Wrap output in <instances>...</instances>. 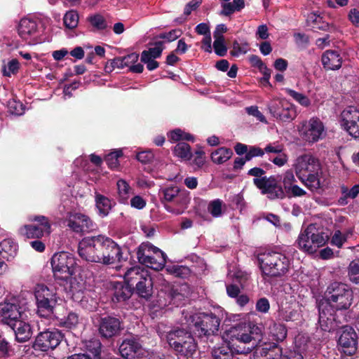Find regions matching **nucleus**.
I'll return each instance as SVG.
<instances>
[{"label": "nucleus", "mask_w": 359, "mask_h": 359, "mask_svg": "<svg viewBox=\"0 0 359 359\" xmlns=\"http://www.w3.org/2000/svg\"><path fill=\"white\" fill-rule=\"evenodd\" d=\"M283 150H284V146L283 144L278 143V142H275L270 143V144H267L264 149V153H266V154L273 153V154H278L280 153L281 151H283Z\"/></svg>", "instance_id": "obj_60"}, {"label": "nucleus", "mask_w": 359, "mask_h": 359, "mask_svg": "<svg viewBox=\"0 0 359 359\" xmlns=\"http://www.w3.org/2000/svg\"><path fill=\"white\" fill-rule=\"evenodd\" d=\"M288 195L292 197H303L307 196L308 194L306 190L298 186L297 184H294L288 189L285 191Z\"/></svg>", "instance_id": "obj_58"}, {"label": "nucleus", "mask_w": 359, "mask_h": 359, "mask_svg": "<svg viewBox=\"0 0 359 359\" xmlns=\"http://www.w3.org/2000/svg\"><path fill=\"white\" fill-rule=\"evenodd\" d=\"M95 205L99 215L104 217L108 215L111 207V201L106 196L97 194L95 195Z\"/></svg>", "instance_id": "obj_38"}, {"label": "nucleus", "mask_w": 359, "mask_h": 359, "mask_svg": "<svg viewBox=\"0 0 359 359\" xmlns=\"http://www.w3.org/2000/svg\"><path fill=\"white\" fill-rule=\"evenodd\" d=\"M34 294L38 315L41 317L51 315L57 302L55 290L43 284H38L34 288Z\"/></svg>", "instance_id": "obj_10"}, {"label": "nucleus", "mask_w": 359, "mask_h": 359, "mask_svg": "<svg viewBox=\"0 0 359 359\" xmlns=\"http://www.w3.org/2000/svg\"><path fill=\"white\" fill-rule=\"evenodd\" d=\"M184 323L198 337L215 335L219 331L221 320L212 313H198L191 314L182 312Z\"/></svg>", "instance_id": "obj_1"}, {"label": "nucleus", "mask_w": 359, "mask_h": 359, "mask_svg": "<svg viewBox=\"0 0 359 359\" xmlns=\"http://www.w3.org/2000/svg\"><path fill=\"white\" fill-rule=\"evenodd\" d=\"M141 60L147 65V68L149 71H153L158 67V62H156L155 59L147 57L146 53H142Z\"/></svg>", "instance_id": "obj_63"}, {"label": "nucleus", "mask_w": 359, "mask_h": 359, "mask_svg": "<svg viewBox=\"0 0 359 359\" xmlns=\"http://www.w3.org/2000/svg\"><path fill=\"white\" fill-rule=\"evenodd\" d=\"M97 242L98 236L82 239L79 244V256L87 262L101 263L100 250Z\"/></svg>", "instance_id": "obj_23"}, {"label": "nucleus", "mask_w": 359, "mask_h": 359, "mask_svg": "<svg viewBox=\"0 0 359 359\" xmlns=\"http://www.w3.org/2000/svg\"><path fill=\"white\" fill-rule=\"evenodd\" d=\"M121 150L109 153L105 156V161L108 166L111 169L117 168L119 165L118 158L122 156Z\"/></svg>", "instance_id": "obj_48"}, {"label": "nucleus", "mask_w": 359, "mask_h": 359, "mask_svg": "<svg viewBox=\"0 0 359 359\" xmlns=\"http://www.w3.org/2000/svg\"><path fill=\"white\" fill-rule=\"evenodd\" d=\"M253 183L270 200L283 199L285 196L283 187L275 176L254 178Z\"/></svg>", "instance_id": "obj_17"}, {"label": "nucleus", "mask_w": 359, "mask_h": 359, "mask_svg": "<svg viewBox=\"0 0 359 359\" xmlns=\"http://www.w3.org/2000/svg\"><path fill=\"white\" fill-rule=\"evenodd\" d=\"M270 114L280 122H290L297 116L296 107L285 99L273 98L267 104Z\"/></svg>", "instance_id": "obj_12"}, {"label": "nucleus", "mask_w": 359, "mask_h": 359, "mask_svg": "<svg viewBox=\"0 0 359 359\" xmlns=\"http://www.w3.org/2000/svg\"><path fill=\"white\" fill-rule=\"evenodd\" d=\"M327 303L336 310L347 309L353 300V292L350 287L344 283L334 282L327 289Z\"/></svg>", "instance_id": "obj_8"}, {"label": "nucleus", "mask_w": 359, "mask_h": 359, "mask_svg": "<svg viewBox=\"0 0 359 359\" xmlns=\"http://www.w3.org/2000/svg\"><path fill=\"white\" fill-rule=\"evenodd\" d=\"M51 266L54 277L65 281L74 280L72 276L75 273L76 266L74 255L67 252L55 253L51 258Z\"/></svg>", "instance_id": "obj_9"}, {"label": "nucleus", "mask_w": 359, "mask_h": 359, "mask_svg": "<svg viewBox=\"0 0 359 359\" xmlns=\"http://www.w3.org/2000/svg\"><path fill=\"white\" fill-rule=\"evenodd\" d=\"M321 61L325 69L337 70L341 67L342 57L337 51L328 50L322 55Z\"/></svg>", "instance_id": "obj_32"}, {"label": "nucleus", "mask_w": 359, "mask_h": 359, "mask_svg": "<svg viewBox=\"0 0 359 359\" xmlns=\"http://www.w3.org/2000/svg\"><path fill=\"white\" fill-rule=\"evenodd\" d=\"M146 204V201L140 196H135L130 199V205L138 210L143 209Z\"/></svg>", "instance_id": "obj_64"}, {"label": "nucleus", "mask_w": 359, "mask_h": 359, "mask_svg": "<svg viewBox=\"0 0 359 359\" xmlns=\"http://www.w3.org/2000/svg\"><path fill=\"white\" fill-rule=\"evenodd\" d=\"M67 226L76 233L92 231L94 224L90 217L79 212H70L67 218Z\"/></svg>", "instance_id": "obj_25"}, {"label": "nucleus", "mask_w": 359, "mask_h": 359, "mask_svg": "<svg viewBox=\"0 0 359 359\" xmlns=\"http://www.w3.org/2000/svg\"><path fill=\"white\" fill-rule=\"evenodd\" d=\"M297 307V303L294 297L289 296L288 301L286 302L282 301L279 303V316L286 321L297 320L299 314L296 309Z\"/></svg>", "instance_id": "obj_29"}, {"label": "nucleus", "mask_w": 359, "mask_h": 359, "mask_svg": "<svg viewBox=\"0 0 359 359\" xmlns=\"http://www.w3.org/2000/svg\"><path fill=\"white\" fill-rule=\"evenodd\" d=\"M137 257L142 264L158 271L165 266L167 257L162 250L150 243H143L137 248Z\"/></svg>", "instance_id": "obj_11"}, {"label": "nucleus", "mask_w": 359, "mask_h": 359, "mask_svg": "<svg viewBox=\"0 0 359 359\" xmlns=\"http://www.w3.org/2000/svg\"><path fill=\"white\" fill-rule=\"evenodd\" d=\"M292 166L297 177L299 180L308 173L313 172L316 169H319L320 164L313 155L304 154L296 157Z\"/></svg>", "instance_id": "obj_21"}, {"label": "nucleus", "mask_w": 359, "mask_h": 359, "mask_svg": "<svg viewBox=\"0 0 359 359\" xmlns=\"http://www.w3.org/2000/svg\"><path fill=\"white\" fill-rule=\"evenodd\" d=\"M116 185L119 201L121 203H127L133 194L132 188L126 180L122 179L117 181Z\"/></svg>", "instance_id": "obj_39"}, {"label": "nucleus", "mask_w": 359, "mask_h": 359, "mask_svg": "<svg viewBox=\"0 0 359 359\" xmlns=\"http://www.w3.org/2000/svg\"><path fill=\"white\" fill-rule=\"evenodd\" d=\"M233 155L231 149L219 147L211 153V160L215 164H223L229 160Z\"/></svg>", "instance_id": "obj_37"}, {"label": "nucleus", "mask_w": 359, "mask_h": 359, "mask_svg": "<svg viewBox=\"0 0 359 359\" xmlns=\"http://www.w3.org/2000/svg\"><path fill=\"white\" fill-rule=\"evenodd\" d=\"M97 245L100 247L101 264H113L122 258L120 247L110 238L99 235Z\"/></svg>", "instance_id": "obj_16"}, {"label": "nucleus", "mask_w": 359, "mask_h": 359, "mask_svg": "<svg viewBox=\"0 0 359 359\" xmlns=\"http://www.w3.org/2000/svg\"><path fill=\"white\" fill-rule=\"evenodd\" d=\"M121 330L120 320L114 317L102 318L99 326V332L102 337L110 338L115 336Z\"/></svg>", "instance_id": "obj_28"}, {"label": "nucleus", "mask_w": 359, "mask_h": 359, "mask_svg": "<svg viewBox=\"0 0 359 359\" xmlns=\"http://www.w3.org/2000/svg\"><path fill=\"white\" fill-rule=\"evenodd\" d=\"M168 139L172 142H177L180 140L194 141L193 136L182 130L180 128L175 129L168 133Z\"/></svg>", "instance_id": "obj_43"}, {"label": "nucleus", "mask_w": 359, "mask_h": 359, "mask_svg": "<svg viewBox=\"0 0 359 359\" xmlns=\"http://www.w3.org/2000/svg\"><path fill=\"white\" fill-rule=\"evenodd\" d=\"M8 109L10 114L17 116L23 114L25 111L23 104L15 100L8 101Z\"/></svg>", "instance_id": "obj_51"}, {"label": "nucleus", "mask_w": 359, "mask_h": 359, "mask_svg": "<svg viewBox=\"0 0 359 359\" xmlns=\"http://www.w3.org/2000/svg\"><path fill=\"white\" fill-rule=\"evenodd\" d=\"M348 276L351 282L359 284V260H353L348 266Z\"/></svg>", "instance_id": "obj_45"}, {"label": "nucleus", "mask_w": 359, "mask_h": 359, "mask_svg": "<svg viewBox=\"0 0 359 359\" xmlns=\"http://www.w3.org/2000/svg\"><path fill=\"white\" fill-rule=\"evenodd\" d=\"M222 339L224 342L234 345V341L249 344L254 341L252 345L259 341L262 335V328L255 325H247L245 323H236L228 327L224 325Z\"/></svg>", "instance_id": "obj_4"}, {"label": "nucleus", "mask_w": 359, "mask_h": 359, "mask_svg": "<svg viewBox=\"0 0 359 359\" xmlns=\"http://www.w3.org/2000/svg\"><path fill=\"white\" fill-rule=\"evenodd\" d=\"M124 280L132 288L135 286L140 297L145 299L151 297L154 281L147 270L138 266L132 267L125 273Z\"/></svg>", "instance_id": "obj_5"}, {"label": "nucleus", "mask_w": 359, "mask_h": 359, "mask_svg": "<svg viewBox=\"0 0 359 359\" xmlns=\"http://www.w3.org/2000/svg\"><path fill=\"white\" fill-rule=\"evenodd\" d=\"M20 69V63L17 59H12L6 65L2 67L3 74L5 76L10 77L11 75L16 74Z\"/></svg>", "instance_id": "obj_47"}, {"label": "nucleus", "mask_w": 359, "mask_h": 359, "mask_svg": "<svg viewBox=\"0 0 359 359\" xmlns=\"http://www.w3.org/2000/svg\"><path fill=\"white\" fill-rule=\"evenodd\" d=\"M163 50V42L158 41L155 43V45L152 48H149L147 50H144L142 53H146L147 57H151L153 59L158 58L161 56Z\"/></svg>", "instance_id": "obj_49"}, {"label": "nucleus", "mask_w": 359, "mask_h": 359, "mask_svg": "<svg viewBox=\"0 0 359 359\" xmlns=\"http://www.w3.org/2000/svg\"><path fill=\"white\" fill-rule=\"evenodd\" d=\"M69 290L73 300L80 304L82 307L88 310L95 308L97 302L92 295L93 293L85 289L82 281L79 282L76 278L71 280Z\"/></svg>", "instance_id": "obj_18"}, {"label": "nucleus", "mask_w": 359, "mask_h": 359, "mask_svg": "<svg viewBox=\"0 0 359 359\" xmlns=\"http://www.w3.org/2000/svg\"><path fill=\"white\" fill-rule=\"evenodd\" d=\"M318 323L320 328L325 332H332L338 327L334 310L330 306L324 304L319 306Z\"/></svg>", "instance_id": "obj_26"}, {"label": "nucleus", "mask_w": 359, "mask_h": 359, "mask_svg": "<svg viewBox=\"0 0 359 359\" xmlns=\"http://www.w3.org/2000/svg\"><path fill=\"white\" fill-rule=\"evenodd\" d=\"M163 198L168 202H172L176 205V208L171 205L165 204V210L175 215H180L186 208L189 201V198L184 191H181L177 187H169L163 190Z\"/></svg>", "instance_id": "obj_14"}, {"label": "nucleus", "mask_w": 359, "mask_h": 359, "mask_svg": "<svg viewBox=\"0 0 359 359\" xmlns=\"http://www.w3.org/2000/svg\"><path fill=\"white\" fill-rule=\"evenodd\" d=\"M264 154V149H261L260 147H256V146H250L248 148V151L246 156V159L250 161L252 158L255 157H262Z\"/></svg>", "instance_id": "obj_59"}, {"label": "nucleus", "mask_w": 359, "mask_h": 359, "mask_svg": "<svg viewBox=\"0 0 359 359\" xmlns=\"http://www.w3.org/2000/svg\"><path fill=\"white\" fill-rule=\"evenodd\" d=\"M339 344L344 348L345 353L351 355L357 345V334L355 330L350 326H344L342 332L339 339Z\"/></svg>", "instance_id": "obj_27"}, {"label": "nucleus", "mask_w": 359, "mask_h": 359, "mask_svg": "<svg viewBox=\"0 0 359 359\" xmlns=\"http://www.w3.org/2000/svg\"><path fill=\"white\" fill-rule=\"evenodd\" d=\"M114 287V299L117 302L125 301L131 295L132 287L127 283L124 285L122 283L115 282Z\"/></svg>", "instance_id": "obj_36"}, {"label": "nucleus", "mask_w": 359, "mask_h": 359, "mask_svg": "<svg viewBox=\"0 0 359 359\" xmlns=\"http://www.w3.org/2000/svg\"><path fill=\"white\" fill-rule=\"evenodd\" d=\"M34 224L25 225L20 229L22 235L28 238H40L49 236L51 233V224L48 217L36 215L29 217Z\"/></svg>", "instance_id": "obj_15"}, {"label": "nucleus", "mask_w": 359, "mask_h": 359, "mask_svg": "<svg viewBox=\"0 0 359 359\" xmlns=\"http://www.w3.org/2000/svg\"><path fill=\"white\" fill-rule=\"evenodd\" d=\"M233 346L227 342L223 343L213 347L211 351L213 359H233Z\"/></svg>", "instance_id": "obj_34"}, {"label": "nucleus", "mask_w": 359, "mask_h": 359, "mask_svg": "<svg viewBox=\"0 0 359 359\" xmlns=\"http://www.w3.org/2000/svg\"><path fill=\"white\" fill-rule=\"evenodd\" d=\"M59 326L68 329H74L79 323V316L74 312H70L67 316L58 318Z\"/></svg>", "instance_id": "obj_40"}, {"label": "nucleus", "mask_w": 359, "mask_h": 359, "mask_svg": "<svg viewBox=\"0 0 359 359\" xmlns=\"http://www.w3.org/2000/svg\"><path fill=\"white\" fill-rule=\"evenodd\" d=\"M119 352L126 359H156L133 337L122 341L119 346Z\"/></svg>", "instance_id": "obj_20"}, {"label": "nucleus", "mask_w": 359, "mask_h": 359, "mask_svg": "<svg viewBox=\"0 0 359 359\" xmlns=\"http://www.w3.org/2000/svg\"><path fill=\"white\" fill-rule=\"evenodd\" d=\"M161 339H165L169 346L177 353L190 356L196 351L197 345L191 333L185 328L172 329L164 333L158 331Z\"/></svg>", "instance_id": "obj_3"}, {"label": "nucleus", "mask_w": 359, "mask_h": 359, "mask_svg": "<svg viewBox=\"0 0 359 359\" xmlns=\"http://www.w3.org/2000/svg\"><path fill=\"white\" fill-rule=\"evenodd\" d=\"M91 25L97 29H104L107 25L104 17L100 14H96L89 18Z\"/></svg>", "instance_id": "obj_56"}, {"label": "nucleus", "mask_w": 359, "mask_h": 359, "mask_svg": "<svg viewBox=\"0 0 359 359\" xmlns=\"http://www.w3.org/2000/svg\"><path fill=\"white\" fill-rule=\"evenodd\" d=\"M311 191H318L323 186L321 166L313 172H309L299 180Z\"/></svg>", "instance_id": "obj_30"}, {"label": "nucleus", "mask_w": 359, "mask_h": 359, "mask_svg": "<svg viewBox=\"0 0 359 359\" xmlns=\"http://www.w3.org/2000/svg\"><path fill=\"white\" fill-rule=\"evenodd\" d=\"M174 154L182 160L188 161L191 157V147L185 142L178 143L173 149Z\"/></svg>", "instance_id": "obj_41"}, {"label": "nucleus", "mask_w": 359, "mask_h": 359, "mask_svg": "<svg viewBox=\"0 0 359 359\" xmlns=\"http://www.w3.org/2000/svg\"><path fill=\"white\" fill-rule=\"evenodd\" d=\"M223 202L220 199H215L211 201L208 205V211L215 217L222 215V207Z\"/></svg>", "instance_id": "obj_54"}, {"label": "nucleus", "mask_w": 359, "mask_h": 359, "mask_svg": "<svg viewBox=\"0 0 359 359\" xmlns=\"http://www.w3.org/2000/svg\"><path fill=\"white\" fill-rule=\"evenodd\" d=\"M341 127L354 138L359 137V110L355 107H348L340 115Z\"/></svg>", "instance_id": "obj_22"}, {"label": "nucleus", "mask_w": 359, "mask_h": 359, "mask_svg": "<svg viewBox=\"0 0 359 359\" xmlns=\"http://www.w3.org/2000/svg\"><path fill=\"white\" fill-rule=\"evenodd\" d=\"M246 111L249 115L253 116L257 118L258 121L262 123H266L265 116L258 109L257 106H251L246 108Z\"/></svg>", "instance_id": "obj_61"}, {"label": "nucleus", "mask_w": 359, "mask_h": 359, "mask_svg": "<svg viewBox=\"0 0 359 359\" xmlns=\"http://www.w3.org/2000/svg\"><path fill=\"white\" fill-rule=\"evenodd\" d=\"M271 333L277 341H283L287 335L285 327L280 324H274L271 327Z\"/></svg>", "instance_id": "obj_50"}, {"label": "nucleus", "mask_w": 359, "mask_h": 359, "mask_svg": "<svg viewBox=\"0 0 359 359\" xmlns=\"http://www.w3.org/2000/svg\"><path fill=\"white\" fill-rule=\"evenodd\" d=\"M283 184L284 189L286 191L290 187L296 184L297 180L292 170H287L283 176Z\"/></svg>", "instance_id": "obj_55"}, {"label": "nucleus", "mask_w": 359, "mask_h": 359, "mask_svg": "<svg viewBox=\"0 0 359 359\" xmlns=\"http://www.w3.org/2000/svg\"><path fill=\"white\" fill-rule=\"evenodd\" d=\"M64 24L68 29H74L77 27L79 23V15L75 11L67 12L63 18Z\"/></svg>", "instance_id": "obj_46"}, {"label": "nucleus", "mask_w": 359, "mask_h": 359, "mask_svg": "<svg viewBox=\"0 0 359 359\" xmlns=\"http://www.w3.org/2000/svg\"><path fill=\"white\" fill-rule=\"evenodd\" d=\"M258 261L262 273L271 277L285 275L290 269L292 263L291 258L276 251L259 255Z\"/></svg>", "instance_id": "obj_2"}, {"label": "nucleus", "mask_w": 359, "mask_h": 359, "mask_svg": "<svg viewBox=\"0 0 359 359\" xmlns=\"http://www.w3.org/2000/svg\"><path fill=\"white\" fill-rule=\"evenodd\" d=\"M18 33L20 37L29 45H34L40 42L38 24L32 18H24L21 19L18 26Z\"/></svg>", "instance_id": "obj_24"}, {"label": "nucleus", "mask_w": 359, "mask_h": 359, "mask_svg": "<svg viewBox=\"0 0 359 359\" xmlns=\"http://www.w3.org/2000/svg\"><path fill=\"white\" fill-rule=\"evenodd\" d=\"M298 130L302 138L309 143L316 142L326 135L323 123L317 117H312L309 121H303L298 127Z\"/></svg>", "instance_id": "obj_13"}, {"label": "nucleus", "mask_w": 359, "mask_h": 359, "mask_svg": "<svg viewBox=\"0 0 359 359\" xmlns=\"http://www.w3.org/2000/svg\"><path fill=\"white\" fill-rule=\"evenodd\" d=\"M285 93L292 97L296 102L303 107H308L311 105V100L305 95L298 93L290 88H285Z\"/></svg>", "instance_id": "obj_44"}, {"label": "nucleus", "mask_w": 359, "mask_h": 359, "mask_svg": "<svg viewBox=\"0 0 359 359\" xmlns=\"http://www.w3.org/2000/svg\"><path fill=\"white\" fill-rule=\"evenodd\" d=\"M28 312L27 302L18 297L0 303V321L8 326L19 319L27 318Z\"/></svg>", "instance_id": "obj_6"}, {"label": "nucleus", "mask_w": 359, "mask_h": 359, "mask_svg": "<svg viewBox=\"0 0 359 359\" xmlns=\"http://www.w3.org/2000/svg\"><path fill=\"white\" fill-rule=\"evenodd\" d=\"M351 234V231L350 230L344 233H342L340 230H335L331 238V244L341 248Z\"/></svg>", "instance_id": "obj_42"}, {"label": "nucleus", "mask_w": 359, "mask_h": 359, "mask_svg": "<svg viewBox=\"0 0 359 359\" xmlns=\"http://www.w3.org/2000/svg\"><path fill=\"white\" fill-rule=\"evenodd\" d=\"M270 309V304L269 300L262 297L257 300L256 303V310L259 312L266 313Z\"/></svg>", "instance_id": "obj_62"}, {"label": "nucleus", "mask_w": 359, "mask_h": 359, "mask_svg": "<svg viewBox=\"0 0 359 359\" xmlns=\"http://www.w3.org/2000/svg\"><path fill=\"white\" fill-rule=\"evenodd\" d=\"M27 319H19L13 325H9L13 330L15 338L19 342L28 341L32 335L31 326Z\"/></svg>", "instance_id": "obj_31"}, {"label": "nucleus", "mask_w": 359, "mask_h": 359, "mask_svg": "<svg viewBox=\"0 0 359 359\" xmlns=\"http://www.w3.org/2000/svg\"><path fill=\"white\" fill-rule=\"evenodd\" d=\"M63 335L56 329H47L39 332L36 337L34 348L41 351H48L55 348L62 341Z\"/></svg>", "instance_id": "obj_19"}, {"label": "nucleus", "mask_w": 359, "mask_h": 359, "mask_svg": "<svg viewBox=\"0 0 359 359\" xmlns=\"http://www.w3.org/2000/svg\"><path fill=\"white\" fill-rule=\"evenodd\" d=\"M213 48L215 53L219 56H224L227 53L224 38H214Z\"/></svg>", "instance_id": "obj_52"}, {"label": "nucleus", "mask_w": 359, "mask_h": 359, "mask_svg": "<svg viewBox=\"0 0 359 359\" xmlns=\"http://www.w3.org/2000/svg\"><path fill=\"white\" fill-rule=\"evenodd\" d=\"M228 277L235 278L236 281L242 286L243 283H245L248 278V274L240 269H237L233 271L231 269H229Z\"/></svg>", "instance_id": "obj_53"}, {"label": "nucleus", "mask_w": 359, "mask_h": 359, "mask_svg": "<svg viewBox=\"0 0 359 359\" xmlns=\"http://www.w3.org/2000/svg\"><path fill=\"white\" fill-rule=\"evenodd\" d=\"M328 236L317 228L316 224H309L299 233L296 241L298 248L306 252L313 253L327 241Z\"/></svg>", "instance_id": "obj_7"}, {"label": "nucleus", "mask_w": 359, "mask_h": 359, "mask_svg": "<svg viewBox=\"0 0 359 359\" xmlns=\"http://www.w3.org/2000/svg\"><path fill=\"white\" fill-rule=\"evenodd\" d=\"M182 32L180 29H175L168 32L161 33L158 35V38L165 39L168 42H171L178 39Z\"/></svg>", "instance_id": "obj_57"}, {"label": "nucleus", "mask_w": 359, "mask_h": 359, "mask_svg": "<svg viewBox=\"0 0 359 359\" xmlns=\"http://www.w3.org/2000/svg\"><path fill=\"white\" fill-rule=\"evenodd\" d=\"M18 251V245L11 238L4 239L0 243V255L7 260L13 258Z\"/></svg>", "instance_id": "obj_35"}, {"label": "nucleus", "mask_w": 359, "mask_h": 359, "mask_svg": "<svg viewBox=\"0 0 359 359\" xmlns=\"http://www.w3.org/2000/svg\"><path fill=\"white\" fill-rule=\"evenodd\" d=\"M139 55L132 53L123 57H118L110 61V66L106 65V71H112L115 68L122 69L124 67L130 68L131 66L138 60Z\"/></svg>", "instance_id": "obj_33"}]
</instances>
